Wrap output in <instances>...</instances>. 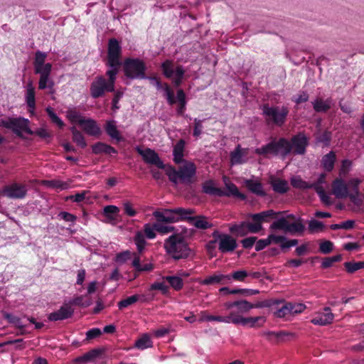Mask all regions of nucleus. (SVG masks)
Listing matches in <instances>:
<instances>
[{
	"label": "nucleus",
	"mask_w": 364,
	"mask_h": 364,
	"mask_svg": "<svg viewBox=\"0 0 364 364\" xmlns=\"http://www.w3.org/2000/svg\"><path fill=\"white\" fill-rule=\"evenodd\" d=\"M289 335V332L287 331H264L261 333V336H264L266 339L269 341H277L282 336Z\"/></svg>",
	"instance_id": "43"
},
{
	"label": "nucleus",
	"mask_w": 364,
	"mask_h": 364,
	"mask_svg": "<svg viewBox=\"0 0 364 364\" xmlns=\"http://www.w3.org/2000/svg\"><path fill=\"white\" fill-rule=\"evenodd\" d=\"M289 142L292 146L294 154L303 155L306 153V149L309 142L308 138L304 133L299 132L298 134L294 135Z\"/></svg>",
	"instance_id": "13"
},
{
	"label": "nucleus",
	"mask_w": 364,
	"mask_h": 364,
	"mask_svg": "<svg viewBox=\"0 0 364 364\" xmlns=\"http://www.w3.org/2000/svg\"><path fill=\"white\" fill-rule=\"evenodd\" d=\"M194 213L195 210L192 208H176V222L180 220H187L190 223Z\"/></svg>",
	"instance_id": "29"
},
{
	"label": "nucleus",
	"mask_w": 364,
	"mask_h": 364,
	"mask_svg": "<svg viewBox=\"0 0 364 364\" xmlns=\"http://www.w3.org/2000/svg\"><path fill=\"white\" fill-rule=\"evenodd\" d=\"M190 224L201 230H206L212 227V224L203 215L193 216Z\"/></svg>",
	"instance_id": "33"
},
{
	"label": "nucleus",
	"mask_w": 364,
	"mask_h": 364,
	"mask_svg": "<svg viewBox=\"0 0 364 364\" xmlns=\"http://www.w3.org/2000/svg\"><path fill=\"white\" fill-rule=\"evenodd\" d=\"M136 150L139 155L141 156L145 163L148 164L155 165L159 168L164 169L165 165L160 159L158 154L153 149L146 148L142 149L139 146L136 147Z\"/></svg>",
	"instance_id": "9"
},
{
	"label": "nucleus",
	"mask_w": 364,
	"mask_h": 364,
	"mask_svg": "<svg viewBox=\"0 0 364 364\" xmlns=\"http://www.w3.org/2000/svg\"><path fill=\"white\" fill-rule=\"evenodd\" d=\"M355 224L354 220H346L345 222H343L340 224H333L330 226L331 229L332 230H338V229H345L348 230L353 228Z\"/></svg>",
	"instance_id": "58"
},
{
	"label": "nucleus",
	"mask_w": 364,
	"mask_h": 364,
	"mask_svg": "<svg viewBox=\"0 0 364 364\" xmlns=\"http://www.w3.org/2000/svg\"><path fill=\"white\" fill-rule=\"evenodd\" d=\"M25 100L27 105L31 109L30 112L33 114L36 107V100H35V88L33 85L32 82H28L26 85V93Z\"/></svg>",
	"instance_id": "26"
},
{
	"label": "nucleus",
	"mask_w": 364,
	"mask_h": 364,
	"mask_svg": "<svg viewBox=\"0 0 364 364\" xmlns=\"http://www.w3.org/2000/svg\"><path fill=\"white\" fill-rule=\"evenodd\" d=\"M105 131L112 139H116L117 141L122 140V137L120 136L119 132L117 130L116 126V122L114 120L107 122Z\"/></svg>",
	"instance_id": "34"
},
{
	"label": "nucleus",
	"mask_w": 364,
	"mask_h": 364,
	"mask_svg": "<svg viewBox=\"0 0 364 364\" xmlns=\"http://www.w3.org/2000/svg\"><path fill=\"white\" fill-rule=\"evenodd\" d=\"M344 267L347 272L353 274L358 269H364V262H347L344 263Z\"/></svg>",
	"instance_id": "51"
},
{
	"label": "nucleus",
	"mask_w": 364,
	"mask_h": 364,
	"mask_svg": "<svg viewBox=\"0 0 364 364\" xmlns=\"http://www.w3.org/2000/svg\"><path fill=\"white\" fill-rule=\"evenodd\" d=\"M46 112L48 113L52 122L55 123L57 126H58L60 128L64 126L63 122L57 116V114L53 112L51 107H47Z\"/></svg>",
	"instance_id": "59"
},
{
	"label": "nucleus",
	"mask_w": 364,
	"mask_h": 364,
	"mask_svg": "<svg viewBox=\"0 0 364 364\" xmlns=\"http://www.w3.org/2000/svg\"><path fill=\"white\" fill-rule=\"evenodd\" d=\"M152 346L150 337L145 334L135 342V347L140 350H144Z\"/></svg>",
	"instance_id": "47"
},
{
	"label": "nucleus",
	"mask_w": 364,
	"mask_h": 364,
	"mask_svg": "<svg viewBox=\"0 0 364 364\" xmlns=\"http://www.w3.org/2000/svg\"><path fill=\"white\" fill-rule=\"evenodd\" d=\"M225 179L226 178H225V184L227 191H224L225 194L223 196L229 197L230 196H233L241 199H245V196L239 192L237 187L234 183L230 181H226Z\"/></svg>",
	"instance_id": "40"
},
{
	"label": "nucleus",
	"mask_w": 364,
	"mask_h": 364,
	"mask_svg": "<svg viewBox=\"0 0 364 364\" xmlns=\"http://www.w3.org/2000/svg\"><path fill=\"white\" fill-rule=\"evenodd\" d=\"M164 248L167 255L174 260L186 259L192 255L185 237L182 233H173L164 240Z\"/></svg>",
	"instance_id": "1"
},
{
	"label": "nucleus",
	"mask_w": 364,
	"mask_h": 364,
	"mask_svg": "<svg viewBox=\"0 0 364 364\" xmlns=\"http://www.w3.org/2000/svg\"><path fill=\"white\" fill-rule=\"evenodd\" d=\"M266 322L264 316L244 317L242 315L237 314L235 312L232 323L235 325H242L250 328L261 327Z\"/></svg>",
	"instance_id": "10"
},
{
	"label": "nucleus",
	"mask_w": 364,
	"mask_h": 364,
	"mask_svg": "<svg viewBox=\"0 0 364 364\" xmlns=\"http://www.w3.org/2000/svg\"><path fill=\"white\" fill-rule=\"evenodd\" d=\"M52 69H48L41 70L40 73H35L36 74H38L40 75L39 82H38V89L39 90H45L48 88L50 90V93H53V87L54 82L50 77Z\"/></svg>",
	"instance_id": "17"
},
{
	"label": "nucleus",
	"mask_w": 364,
	"mask_h": 364,
	"mask_svg": "<svg viewBox=\"0 0 364 364\" xmlns=\"http://www.w3.org/2000/svg\"><path fill=\"white\" fill-rule=\"evenodd\" d=\"M306 228L303 223V220L301 218H298L295 221L289 225L287 232H289L292 235L299 234L302 235Z\"/></svg>",
	"instance_id": "32"
},
{
	"label": "nucleus",
	"mask_w": 364,
	"mask_h": 364,
	"mask_svg": "<svg viewBox=\"0 0 364 364\" xmlns=\"http://www.w3.org/2000/svg\"><path fill=\"white\" fill-rule=\"evenodd\" d=\"M134 240L136 245V248L139 252H142L146 244V242L144 238V235L141 232H137L134 236Z\"/></svg>",
	"instance_id": "50"
},
{
	"label": "nucleus",
	"mask_w": 364,
	"mask_h": 364,
	"mask_svg": "<svg viewBox=\"0 0 364 364\" xmlns=\"http://www.w3.org/2000/svg\"><path fill=\"white\" fill-rule=\"evenodd\" d=\"M261 109L266 123L277 127L285 123L289 112L286 106H269L268 104L262 105Z\"/></svg>",
	"instance_id": "3"
},
{
	"label": "nucleus",
	"mask_w": 364,
	"mask_h": 364,
	"mask_svg": "<svg viewBox=\"0 0 364 364\" xmlns=\"http://www.w3.org/2000/svg\"><path fill=\"white\" fill-rule=\"evenodd\" d=\"M335 161L336 154L333 151H330L328 154L323 156L321 164L326 171H331L334 167Z\"/></svg>",
	"instance_id": "37"
},
{
	"label": "nucleus",
	"mask_w": 364,
	"mask_h": 364,
	"mask_svg": "<svg viewBox=\"0 0 364 364\" xmlns=\"http://www.w3.org/2000/svg\"><path fill=\"white\" fill-rule=\"evenodd\" d=\"M73 314L74 309L68 303H64L58 311L49 314L48 319L51 321H61L72 317Z\"/></svg>",
	"instance_id": "15"
},
{
	"label": "nucleus",
	"mask_w": 364,
	"mask_h": 364,
	"mask_svg": "<svg viewBox=\"0 0 364 364\" xmlns=\"http://www.w3.org/2000/svg\"><path fill=\"white\" fill-rule=\"evenodd\" d=\"M90 95L96 99L105 95L106 92L114 91V87L112 86L102 75L97 76L90 85Z\"/></svg>",
	"instance_id": "8"
},
{
	"label": "nucleus",
	"mask_w": 364,
	"mask_h": 364,
	"mask_svg": "<svg viewBox=\"0 0 364 364\" xmlns=\"http://www.w3.org/2000/svg\"><path fill=\"white\" fill-rule=\"evenodd\" d=\"M177 99L179 102V105L177 109V113L180 115H183V112L186 109V95L183 90H178Z\"/></svg>",
	"instance_id": "49"
},
{
	"label": "nucleus",
	"mask_w": 364,
	"mask_h": 364,
	"mask_svg": "<svg viewBox=\"0 0 364 364\" xmlns=\"http://www.w3.org/2000/svg\"><path fill=\"white\" fill-rule=\"evenodd\" d=\"M247 155L246 149H242L239 144L236 146L234 151L230 153V163L232 165L244 164L246 160L245 156Z\"/></svg>",
	"instance_id": "23"
},
{
	"label": "nucleus",
	"mask_w": 364,
	"mask_h": 364,
	"mask_svg": "<svg viewBox=\"0 0 364 364\" xmlns=\"http://www.w3.org/2000/svg\"><path fill=\"white\" fill-rule=\"evenodd\" d=\"M110 69L108 70L106 73L107 75L109 77L108 82L112 86L114 87V82L116 80V75L118 73V69L119 65L109 66Z\"/></svg>",
	"instance_id": "55"
},
{
	"label": "nucleus",
	"mask_w": 364,
	"mask_h": 364,
	"mask_svg": "<svg viewBox=\"0 0 364 364\" xmlns=\"http://www.w3.org/2000/svg\"><path fill=\"white\" fill-rule=\"evenodd\" d=\"M30 122L23 117H8L0 120V127L11 129L16 135L21 137L23 132L33 134L29 127Z\"/></svg>",
	"instance_id": "5"
},
{
	"label": "nucleus",
	"mask_w": 364,
	"mask_h": 364,
	"mask_svg": "<svg viewBox=\"0 0 364 364\" xmlns=\"http://www.w3.org/2000/svg\"><path fill=\"white\" fill-rule=\"evenodd\" d=\"M274 315L277 318H284L287 315L290 314V310L289 307V304H286L283 305L281 308L277 309L274 313Z\"/></svg>",
	"instance_id": "64"
},
{
	"label": "nucleus",
	"mask_w": 364,
	"mask_h": 364,
	"mask_svg": "<svg viewBox=\"0 0 364 364\" xmlns=\"http://www.w3.org/2000/svg\"><path fill=\"white\" fill-rule=\"evenodd\" d=\"M324 224L323 222L317 220H310L309 221L308 230L310 233H316L323 230Z\"/></svg>",
	"instance_id": "48"
},
{
	"label": "nucleus",
	"mask_w": 364,
	"mask_h": 364,
	"mask_svg": "<svg viewBox=\"0 0 364 364\" xmlns=\"http://www.w3.org/2000/svg\"><path fill=\"white\" fill-rule=\"evenodd\" d=\"M139 296L137 295V294H134V295H132L131 296H129L127 299L120 301L118 303V307H119V309H122L124 308H127L129 306H130V305L134 304L135 302H136L139 300Z\"/></svg>",
	"instance_id": "53"
},
{
	"label": "nucleus",
	"mask_w": 364,
	"mask_h": 364,
	"mask_svg": "<svg viewBox=\"0 0 364 364\" xmlns=\"http://www.w3.org/2000/svg\"><path fill=\"white\" fill-rule=\"evenodd\" d=\"M156 229L154 227V224L152 225L149 223H146L144 225V235L148 239H154L156 237L155 233Z\"/></svg>",
	"instance_id": "60"
},
{
	"label": "nucleus",
	"mask_w": 364,
	"mask_h": 364,
	"mask_svg": "<svg viewBox=\"0 0 364 364\" xmlns=\"http://www.w3.org/2000/svg\"><path fill=\"white\" fill-rule=\"evenodd\" d=\"M236 309L235 312H236L237 314L242 315L243 314L248 313L251 309H253L252 304L249 302L247 300L241 299L236 301L235 307Z\"/></svg>",
	"instance_id": "38"
},
{
	"label": "nucleus",
	"mask_w": 364,
	"mask_h": 364,
	"mask_svg": "<svg viewBox=\"0 0 364 364\" xmlns=\"http://www.w3.org/2000/svg\"><path fill=\"white\" fill-rule=\"evenodd\" d=\"M245 183L248 190L252 193L261 196L265 195L261 183L253 180H247Z\"/></svg>",
	"instance_id": "35"
},
{
	"label": "nucleus",
	"mask_w": 364,
	"mask_h": 364,
	"mask_svg": "<svg viewBox=\"0 0 364 364\" xmlns=\"http://www.w3.org/2000/svg\"><path fill=\"white\" fill-rule=\"evenodd\" d=\"M273 190L279 193H284L288 190V183L284 180L277 179L272 182Z\"/></svg>",
	"instance_id": "46"
},
{
	"label": "nucleus",
	"mask_w": 364,
	"mask_h": 364,
	"mask_svg": "<svg viewBox=\"0 0 364 364\" xmlns=\"http://www.w3.org/2000/svg\"><path fill=\"white\" fill-rule=\"evenodd\" d=\"M26 187L18 183L6 186L1 191L2 195L12 199H22L26 196Z\"/></svg>",
	"instance_id": "12"
},
{
	"label": "nucleus",
	"mask_w": 364,
	"mask_h": 364,
	"mask_svg": "<svg viewBox=\"0 0 364 364\" xmlns=\"http://www.w3.org/2000/svg\"><path fill=\"white\" fill-rule=\"evenodd\" d=\"M86 296H79L71 299L68 304L71 306L72 305L79 306L83 308L90 306L92 302L90 299H85Z\"/></svg>",
	"instance_id": "44"
},
{
	"label": "nucleus",
	"mask_w": 364,
	"mask_h": 364,
	"mask_svg": "<svg viewBox=\"0 0 364 364\" xmlns=\"http://www.w3.org/2000/svg\"><path fill=\"white\" fill-rule=\"evenodd\" d=\"M145 65L139 59L128 58L124 62L125 75L132 79H144Z\"/></svg>",
	"instance_id": "7"
},
{
	"label": "nucleus",
	"mask_w": 364,
	"mask_h": 364,
	"mask_svg": "<svg viewBox=\"0 0 364 364\" xmlns=\"http://www.w3.org/2000/svg\"><path fill=\"white\" fill-rule=\"evenodd\" d=\"M161 68L164 76L172 79L173 83L176 86H179L181 84L186 72L182 65H178L174 69L173 62L166 60L162 63Z\"/></svg>",
	"instance_id": "6"
},
{
	"label": "nucleus",
	"mask_w": 364,
	"mask_h": 364,
	"mask_svg": "<svg viewBox=\"0 0 364 364\" xmlns=\"http://www.w3.org/2000/svg\"><path fill=\"white\" fill-rule=\"evenodd\" d=\"M220 292L225 294H242L246 296L255 295L259 293V290L257 289H230L228 287H222L219 289Z\"/></svg>",
	"instance_id": "31"
},
{
	"label": "nucleus",
	"mask_w": 364,
	"mask_h": 364,
	"mask_svg": "<svg viewBox=\"0 0 364 364\" xmlns=\"http://www.w3.org/2000/svg\"><path fill=\"white\" fill-rule=\"evenodd\" d=\"M202 191L204 193L213 196L222 197L225 194L224 191L215 186L213 180L205 181L202 185Z\"/></svg>",
	"instance_id": "22"
},
{
	"label": "nucleus",
	"mask_w": 364,
	"mask_h": 364,
	"mask_svg": "<svg viewBox=\"0 0 364 364\" xmlns=\"http://www.w3.org/2000/svg\"><path fill=\"white\" fill-rule=\"evenodd\" d=\"M101 353L102 350L93 349L84 354L82 356L77 358L76 361L79 363L91 362L97 358L101 355Z\"/></svg>",
	"instance_id": "41"
},
{
	"label": "nucleus",
	"mask_w": 364,
	"mask_h": 364,
	"mask_svg": "<svg viewBox=\"0 0 364 364\" xmlns=\"http://www.w3.org/2000/svg\"><path fill=\"white\" fill-rule=\"evenodd\" d=\"M323 313H317L316 316L311 321L314 325L326 326L331 324L334 319V314L331 311L329 307L323 309Z\"/></svg>",
	"instance_id": "18"
},
{
	"label": "nucleus",
	"mask_w": 364,
	"mask_h": 364,
	"mask_svg": "<svg viewBox=\"0 0 364 364\" xmlns=\"http://www.w3.org/2000/svg\"><path fill=\"white\" fill-rule=\"evenodd\" d=\"M348 189H350L348 183H346L341 178L335 179L332 183L333 193L337 198H347L350 192Z\"/></svg>",
	"instance_id": "16"
},
{
	"label": "nucleus",
	"mask_w": 364,
	"mask_h": 364,
	"mask_svg": "<svg viewBox=\"0 0 364 364\" xmlns=\"http://www.w3.org/2000/svg\"><path fill=\"white\" fill-rule=\"evenodd\" d=\"M121 55V46L118 41L115 38H111L108 43V62L109 66L120 65L119 60Z\"/></svg>",
	"instance_id": "11"
},
{
	"label": "nucleus",
	"mask_w": 364,
	"mask_h": 364,
	"mask_svg": "<svg viewBox=\"0 0 364 364\" xmlns=\"http://www.w3.org/2000/svg\"><path fill=\"white\" fill-rule=\"evenodd\" d=\"M196 173V167L195 164L188 161H184L177 170L173 167H168L166 170V173L169 180L174 184H177L178 182L187 185L193 183L195 181Z\"/></svg>",
	"instance_id": "2"
},
{
	"label": "nucleus",
	"mask_w": 364,
	"mask_h": 364,
	"mask_svg": "<svg viewBox=\"0 0 364 364\" xmlns=\"http://www.w3.org/2000/svg\"><path fill=\"white\" fill-rule=\"evenodd\" d=\"M284 213L285 212H275L269 209L257 213L249 214L248 218L252 220V223L248 225L249 231L251 233L259 232L263 228V223H269L272 219L277 218V215Z\"/></svg>",
	"instance_id": "4"
},
{
	"label": "nucleus",
	"mask_w": 364,
	"mask_h": 364,
	"mask_svg": "<svg viewBox=\"0 0 364 364\" xmlns=\"http://www.w3.org/2000/svg\"><path fill=\"white\" fill-rule=\"evenodd\" d=\"M277 142L272 141L270 143L263 146L260 148H257L255 150V153L260 155L267 156L268 154L277 155Z\"/></svg>",
	"instance_id": "39"
},
{
	"label": "nucleus",
	"mask_w": 364,
	"mask_h": 364,
	"mask_svg": "<svg viewBox=\"0 0 364 364\" xmlns=\"http://www.w3.org/2000/svg\"><path fill=\"white\" fill-rule=\"evenodd\" d=\"M271 225L270 229L272 230H281L287 232L289 223L285 217H281L276 218Z\"/></svg>",
	"instance_id": "42"
},
{
	"label": "nucleus",
	"mask_w": 364,
	"mask_h": 364,
	"mask_svg": "<svg viewBox=\"0 0 364 364\" xmlns=\"http://www.w3.org/2000/svg\"><path fill=\"white\" fill-rule=\"evenodd\" d=\"M314 109L316 112H326L330 109L333 105V100L331 98L323 100L322 98L317 97L312 102Z\"/></svg>",
	"instance_id": "25"
},
{
	"label": "nucleus",
	"mask_w": 364,
	"mask_h": 364,
	"mask_svg": "<svg viewBox=\"0 0 364 364\" xmlns=\"http://www.w3.org/2000/svg\"><path fill=\"white\" fill-rule=\"evenodd\" d=\"M80 125L89 135L96 136L100 134V128L97 126L96 122L92 119L80 120Z\"/></svg>",
	"instance_id": "21"
},
{
	"label": "nucleus",
	"mask_w": 364,
	"mask_h": 364,
	"mask_svg": "<svg viewBox=\"0 0 364 364\" xmlns=\"http://www.w3.org/2000/svg\"><path fill=\"white\" fill-rule=\"evenodd\" d=\"M361 181L358 178H351L348 181L350 191L348 197L350 201L358 208L363 205V199L360 197L359 185Z\"/></svg>",
	"instance_id": "14"
},
{
	"label": "nucleus",
	"mask_w": 364,
	"mask_h": 364,
	"mask_svg": "<svg viewBox=\"0 0 364 364\" xmlns=\"http://www.w3.org/2000/svg\"><path fill=\"white\" fill-rule=\"evenodd\" d=\"M185 144H186V142L183 139H180L173 147V161L177 164L184 162L183 152H184Z\"/></svg>",
	"instance_id": "27"
},
{
	"label": "nucleus",
	"mask_w": 364,
	"mask_h": 364,
	"mask_svg": "<svg viewBox=\"0 0 364 364\" xmlns=\"http://www.w3.org/2000/svg\"><path fill=\"white\" fill-rule=\"evenodd\" d=\"M250 223L242 222L240 224H235L230 227V231L237 234L238 236L243 237L247 235L249 231L248 225Z\"/></svg>",
	"instance_id": "36"
},
{
	"label": "nucleus",
	"mask_w": 364,
	"mask_h": 364,
	"mask_svg": "<svg viewBox=\"0 0 364 364\" xmlns=\"http://www.w3.org/2000/svg\"><path fill=\"white\" fill-rule=\"evenodd\" d=\"M225 279H230L229 275H225L222 274H213L208 277L205 279L200 282V284L203 285H217L223 284V281Z\"/></svg>",
	"instance_id": "30"
},
{
	"label": "nucleus",
	"mask_w": 364,
	"mask_h": 364,
	"mask_svg": "<svg viewBox=\"0 0 364 364\" xmlns=\"http://www.w3.org/2000/svg\"><path fill=\"white\" fill-rule=\"evenodd\" d=\"M156 231L161 234H167L174 230L175 228L169 225H164L159 223H154Z\"/></svg>",
	"instance_id": "62"
},
{
	"label": "nucleus",
	"mask_w": 364,
	"mask_h": 364,
	"mask_svg": "<svg viewBox=\"0 0 364 364\" xmlns=\"http://www.w3.org/2000/svg\"><path fill=\"white\" fill-rule=\"evenodd\" d=\"M47 54L46 53L38 50L35 54L33 62L34 72L40 73L41 70L52 69L51 63H45Z\"/></svg>",
	"instance_id": "20"
},
{
	"label": "nucleus",
	"mask_w": 364,
	"mask_h": 364,
	"mask_svg": "<svg viewBox=\"0 0 364 364\" xmlns=\"http://www.w3.org/2000/svg\"><path fill=\"white\" fill-rule=\"evenodd\" d=\"M119 212V208L115 205H109L104 207L103 213L105 216V222L107 223L114 224L116 222V215Z\"/></svg>",
	"instance_id": "28"
},
{
	"label": "nucleus",
	"mask_w": 364,
	"mask_h": 364,
	"mask_svg": "<svg viewBox=\"0 0 364 364\" xmlns=\"http://www.w3.org/2000/svg\"><path fill=\"white\" fill-rule=\"evenodd\" d=\"M73 134V141L79 146L85 148L87 146L85 138L81 132H80L75 127H71Z\"/></svg>",
	"instance_id": "45"
},
{
	"label": "nucleus",
	"mask_w": 364,
	"mask_h": 364,
	"mask_svg": "<svg viewBox=\"0 0 364 364\" xmlns=\"http://www.w3.org/2000/svg\"><path fill=\"white\" fill-rule=\"evenodd\" d=\"M203 120L195 118L194 119V127H193V136L196 137H198L203 132Z\"/></svg>",
	"instance_id": "61"
},
{
	"label": "nucleus",
	"mask_w": 364,
	"mask_h": 364,
	"mask_svg": "<svg viewBox=\"0 0 364 364\" xmlns=\"http://www.w3.org/2000/svg\"><path fill=\"white\" fill-rule=\"evenodd\" d=\"M277 142V155H280L284 159L292 151L291 143L284 138H281Z\"/></svg>",
	"instance_id": "24"
},
{
	"label": "nucleus",
	"mask_w": 364,
	"mask_h": 364,
	"mask_svg": "<svg viewBox=\"0 0 364 364\" xmlns=\"http://www.w3.org/2000/svg\"><path fill=\"white\" fill-rule=\"evenodd\" d=\"M235 311H230L228 316H212L210 318L211 321H218L223 322L225 323H232V321L234 319Z\"/></svg>",
	"instance_id": "56"
},
{
	"label": "nucleus",
	"mask_w": 364,
	"mask_h": 364,
	"mask_svg": "<svg viewBox=\"0 0 364 364\" xmlns=\"http://www.w3.org/2000/svg\"><path fill=\"white\" fill-rule=\"evenodd\" d=\"M237 247V242L229 235H223L218 241V248L222 253L234 251Z\"/></svg>",
	"instance_id": "19"
},
{
	"label": "nucleus",
	"mask_w": 364,
	"mask_h": 364,
	"mask_svg": "<svg viewBox=\"0 0 364 364\" xmlns=\"http://www.w3.org/2000/svg\"><path fill=\"white\" fill-rule=\"evenodd\" d=\"M293 187L300 189H308L310 188V184L303 181L299 176H295L291 178V181Z\"/></svg>",
	"instance_id": "54"
},
{
	"label": "nucleus",
	"mask_w": 364,
	"mask_h": 364,
	"mask_svg": "<svg viewBox=\"0 0 364 364\" xmlns=\"http://www.w3.org/2000/svg\"><path fill=\"white\" fill-rule=\"evenodd\" d=\"M230 276V279L238 282H245V279L248 277V272L245 269H241L232 272Z\"/></svg>",
	"instance_id": "57"
},
{
	"label": "nucleus",
	"mask_w": 364,
	"mask_h": 364,
	"mask_svg": "<svg viewBox=\"0 0 364 364\" xmlns=\"http://www.w3.org/2000/svg\"><path fill=\"white\" fill-rule=\"evenodd\" d=\"M166 280L168 282L170 285L176 290H179L183 287V279L179 277L168 276Z\"/></svg>",
	"instance_id": "52"
},
{
	"label": "nucleus",
	"mask_w": 364,
	"mask_h": 364,
	"mask_svg": "<svg viewBox=\"0 0 364 364\" xmlns=\"http://www.w3.org/2000/svg\"><path fill=\"white\" fill-rule=\"evenodd\" d=\"M288 304H289V307L291 315L300 314V313L303 312L304 311V309H306L305 305L303 304H291V303H288Z\"/></svg>",
	"instance_id": "63"
}]
</instances>
